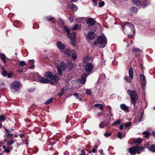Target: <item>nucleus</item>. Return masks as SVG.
Here are the masks:
<instances>
[{
  "mask_svg": "<svg viewBox=\"0 0 155 155\" xmlns=\"http://www.w3.org/2000/svg\"><path fill=\"white\" fill-rule=\"evenodd\" d=\"M67 66L68 67L69 70H71L72 68H74V64L72 62H68Z\"/></svg>",
  "mask_w": 155,
  "mask_h": 155,
  "instance_id": "6ab92c4d",
  "label": "nucleus"
},
{
  "mask_svg": "<svg viewBox=\"0 0 155 155\" xmlns=\"http://www.w3.org/2000/svg\"><path fill=\"white\" fill-rule=\"evenodd\" d=\"M132 2L136 6L138 5L140 3L139 0H132Z\"/></svg>",
  "mask_w": 155,
  "mask_h": 155,
  "instance_id": "473e14b6",
  "label": "nucleus"
},
{
  "mask_svg": "<svg viewBox=\"0 0 155 155\" xmlns=\"http://www.w3.org/2000/svg\"><path fill=\"white\" fill-rule=\"evenodd\" d=\"M61 67L63 71H65L66 68L67 66L65 63L63 61H61L60 63Z\"/></svg>",
  "mask_w": 155,
  "mask_h": 155,
  "instance_id": "b1692460",
  "label": "nucleus"
},
{
  "mask_svg": "<svg viewBox=\"0 0 155 155\" xmlns=\"http://www.w3.org/2000/svg\"><path fill=\"white\" fill-rule=\"evenodd\" d=\"M140 76L141 80V84L142 85H144V86L146 83L145 77L144 75L141 74H140Z\"/></svg>",
  "mask_w": 155,
  "mask_h": 155,
  "instance_id": "2eb2a0df",
  "label": "nucleus"
},
{
  "mask_svg": "<svg viewBox=\"0 0 155 155\" xmlns=\"http://www.w3.org/2000/svg\"><path fill=\"white\" fill-rule=\"evenodd\" d=\"M92 2H94L93 5L96 6L97 5V0H92Z\"/></svg>",
  "mask_w": 155,
  "mask_h": 155,
  "instance_id": "5fc2aeb1",
  "label": "nucleus"
},
{
  "mask_svg": "<svg viewBox=\"0 0 155 155\" xmlns=\"http://www.w3.org/2000/svg\"><path fill=\"white\" fill-rule=\"evenodd\" d=\"M132 51L135 52H141L142 51L139 48L133 47L132 49Z\"/></svg>",
  "mask_w": 155,
  "mask_h": 155,
  "instance_id": "2f4dec72",
  "label": "nucleus"
},
{
  "mask_svg": "<svg viewBox=\"0 0 155 155\" xmlns=\"http://www.w3.org/2000/svg\"><path fill=\"white\" fill-rule=\"evenodd\" d=\"M143 117V114L142 113H141L140 114V116L139 118V121H140L141 120V119H142Z\"/></svg>",
  "mask_w": 155,
  "mask_h": 155,
  "instance_id": "69168bd1",
  "label": "nucleus"
},
{
  "mask_svg": "<svg viewBox=\"0 0 155 155\" xmlns=\"http://www.w3.org/2000/svg\"><path fill=\"white\" fill-rule=\"evenodd\" d=\"M0 57L2 60L3 61V62L5 63L6 61V57L5 54H1Z\"/></svg>",
  "mask_w": 155,
  "mask_h": 155,
  "instance_id": "cd10ccee",
  "label": "nucleus"
},
{
  "mask_svg": "<svg viewBox=\"0 0 155 155\" xmlns=\"http://www.w3.org/2000/svg\"><path fill=\"white\" fill-rule=\"evenodd\" d=\"M120 25L124 33L127 34L128 37L132 38L135 33V28L132 23L129 22H121Z\"/></svg>",
  "mask_w": 155,
  "mask_h": 155,
  "instance_id": "f257e3e1",
  "label": "nucleus"
},
{
  "mask_svg": "<svg viewBox=\"0 0 155 155\" xmlns=\"http://www.w3.org/2000/svg\"><path fill=\"white\" fill-rule=\"evenodd\" d=\"M77 56L76 55L73 54L72 55L71 58L74 61L76 59Z\"/></svg>",
  "mask_w": 155,
  "mask_h": 155,
  "instance_id": "864d4df0",
  "label": "nucleus"
},
{
  "mask_svg": "<svg viewBox=\"0 0 155 155\" xmlns=\"http://www.w3.org/2000/svg\"><path fill=\"white\" fill-rule=\"evenodd\" d=\"M106 124V121H102L101 124H99V127L101 128H103Z\"/></svg>",
  "mask_w": 155,
  "mask_h": 155,
  "instance_id": "e433bc0d",
  "label": "nucleus"
},
{
  "mask_svg": "<svg viewBox=\"0 0 155 155\" xmlns=\"http://www.w3.org/2000/svg\"><path fill=\"white\" fill-rule=\"evenodd\" d=\"M143 134L145 135L144 137L146 138H148L150 135L149 132L147 131H144L143 132Z\"/></svg>",
  "mask_w": 155,
  "mask_h": 155,
  "instance_id": "f704fd0d",
  "label": "nucleus"
},
{
  "mask_svg": "<svg viewBox=\"0 0 155 155\" xmlns=\"http://www.w3.org/2000/svg\"><path fill=\"white\" fill-rule=\"evenodd\" d=\"M58 81H51V82H50L49 83H50L52 85H54L55 83H56Z\"/></svg>",
  "mask_w": 155,
  "mask_h": 155,
  "instance_id": "052dcab7",
  "label": "nucleus"
},
{
  "mask_svg": "<svg viewBox=\"0 0 155 155\" xmlns=\"http://www.w3.org/2000/svg\"><path fill=\"white\" fill-rule=\"evenodd\" d=\"M149 4V3L147 2H144L143 5L142 7L143 8H144L146 7Z\"/></svg>",
  "mask_w": 155,
  "mask_h": 155,
  "instance_id": "79ce46f5",
  "label": "nucleus"
},
{
  "mask_svg": "<svg viewBox=\"0 0 155 155\" xmlns=\"http://www.w3.org/2000/svg\"><path fill=\"white\" fill-rule=\"evenodd\" d=\"M124 80L128 82H130L131 81V78L128 76H126L124 77Z\"/></svg>",
  "mask_w": 155,
  "mask_h": 155,
  "instance_id": "4c0bfd02",
  "label": "nucleus"
},
{
  "mask_svg": "<svg viewBox=\"0 0 155 155\" xmlns=\"http://www.w3.org/2000/svg\"><path fill=\"white\" fill-rule=\"evenodd\" d=\"M98 108L101 110H103L104 109V106L102 104H100L99 105Z\"/></svg>",
  "mask_w": 155,
  "mask_h": 155,
  "instance_id": "3c124183",
  "label": "nucleus"
},
{
  "mask_svg": "<svg viewBox=\"0 0 155 155\" xmlns=\"http://www.w3.org/2000/svg\"><path fill=\"white\" fill-rule=\"evenodd\" d=\"M67 90V87H63L61 91V92L58 94L59 97H61L66 92Z\"/></svg>",
  "mask_w": 155,
  "mask_h": 155,
  "instance_id": "f3484780",
  "label": "nucleus"
},
{
  "mask_svg": "<svg viewBox=\"0 0 155 155\" xmlns=\"http://www.w3.org/2000/svg\"><path fill=\"white\" fill-rule=\"evenodd\" d=\"M74 96L76 97V98H78V96H79V95H78V93H74V94H73Z\"/></svg>",
  "mask_w": 155,
  "mask_h": 155,
  "instance_id": "e2e57ef3",
  "label": "nucleus"
},
{
  "mask_svg": "<svg viewBox=\"0 0 155 155\" xmlns=\"http://www.w3.org/2000/svg\"><path fill=\"white\" fill-rule=\"evenodd\" d=\"M143 149L141 146H139L138 145L132 147L130 148H127L128 151L131 154L135 155L136 153L137 154L140 153Z\"/></svg>",
  "mask_w": 155,
  "mask_h": 155,
  "instance_id": "39448f33",
  "label": "nucleus"
},
{
  "mask_svg": "<svg viewBox=\"0 0 155 155\" xmlns=\"http://www.w3.org/2000/svg\"><path fill=\"white\" fill-rule=\"evenodd\" d=\"M142 140L140 138H137L134 140V143L135 144H140L142 142Z\"/></svg>",
  "mask_w": 155,
  "mask_h": 155,
  "instance_id": "aec40b11",
  "label": "nucleus"
},
{
  "mask_svg": "<svg viewBox=\"0 0 155 155\" xmlns=\"http://www.w3.org/2000/svg\"><path fill=\"white\" fill-rule=\"evenodd\" d=\"M65 54H66L68 56H71V53L70 52L68 51H65Z\"/></svg>",
  "mask_w": 155,
  "mask_h": 155,
  "instance_id": "6e6d98bb",
  "label": "nucleus"
},
{
  "mask_svg": "<svg viewBox=\"0 0 155 155\" xmlns=\"http://www.w3.org/2000/svg\"><path fill=\"white\" fill-rule=\"evenodd\" d=\"M127 94L130 95L131 101L134 106L136 104V101L138 99V97L137 92L135 91L129 90L127 91Z\"/></svg>",
  "mask_w": 155,
  "mask_h": 155,
  "instance_id": "20e7f679",
  "label": "nucleus"
},
{
  "mask_svg": "<svg viewBox=\"0 0 155 155\" xmlns=\"http://www.w3.org/2000/svg\"><path fill=\"white\" fill-rule=\"evenodd\" d=\"M26 65V62L24 61H20L19 64H18V65L16 66L18 67H19V66H24Z\"/></svg>",
  "mask_w": 155,
  "mask_h": 155,
  "instance_id": "4be33fe9",
  "label": "nucleus"
},
{
  "mask_svg": "<svg viewBox=\"0 0 155 155\" xmlns=\"http://www.w3.org/2000/svg\"><path fill=\"white\" fill-rule=\"evenodd\" d=\"M111 135V134L110 133H105L104 134V136L106 137H108Z\"/></svg>",
  "mask_w": 155,
  "mask_h": 155,
  "instance_id": "4d7b16f0",
  "label": "nucleus"
},
{
  "mask_svg": "<svg viewBox=\"0 0 155 155\" xmlns=\"http://www.w3.org/2000/svg\"><path fill=\"white\" fill-rule=\"evenodd\" d=\"M74 4L70 2L68 4V7L69 8L72 9L73 6H74Z\"/></svg>",
  "mask_w": 155,
  "mask_h": 155,
  "instance_id": "ea45409f",
  "label": "nucleus"
},
{
  "mask_svg": "<svg viewBox=\"0 0 155 155\" xmlns=\"http://www.w3.org/2000/svg\"><path fill=\"white\" fill-rule=\"evenodd\" d=\"M121 121V120L120 119H118L113 124H111V125L112 127L114 126H117V125L119 124L120 123Z\"/></svg>",
  "mask_w": 155,
  "mask_h": 155,
  "instance_id": "393cba45",
  "label": "nucleus"
},
{
  "mask_svg": "<svg viewBox=\"0 0 155 155\" xmlns=\"http://www.w3.org/2000/svg\"><path fill=\"white\" fill-rule=\"evenodd\" d=\"M105 4V3L104 1H101L99 3V6L100 7H102L103 6H104Z\"/></svg>",
  "mask_w": 155,
  "mask_h": 155,
  "instance_id": "a19ab883",
  "label": "nucleus"
},
{
  "mask_svg": "<svg viewBox=\"0 0 155 155\" xmlns=\"http://www.w3.org/2000/svg\"><path fill=\"white\" fill-rule=\"evenodd\" d=\"M56 46L57 48L61 51L64 50L66 48L65 45L60 41H58L57 42Z\"/></svg>",
  "mask_w": 155,
  "mask_h": 155,
  "instance_id": "9d476101",
  "label": "nucleus"
},
{
  "mask_svg": "<svg viewBox=\"0 0 155 155\" xmlns=\"http://www.w3.org/2000/svg\"><path fill=\"white\" fill-rule=\"evenodd\" d=\"M58 73L59 75L61 76H62L63 74L62 73V70L61 66L58 65L57 67Z\"/></svg>",
  "mask_w": 155,
  "mask_h": 155,
  "instance_id": "a211bd4d",
  "label": "nucleus"
},
{
  "mask_svg": "<svg viewBox=\"0 0 155 155\" xmlns=\"http://www.w3.org/2000/svg\"><path fill=\"white\" fill-rule=\"evenodd\" d=\"M2 74L4 77L7 76L8 78H10V73H8L7 71L3 67L2 68Z\"/></svg>",
  "mask_w": 155,
  "mask_h": 155,
  "instance_id": "ddd939ff",
  "label": "nucleus"
},
{
  "mask_svg": "<svg viewBox=\"0 0 155 155\" xmlns=\"http://www.w3.org/2000/svg\"><path fill=\"white\" fill-rule=\"evenodd\" d=\"M5 120V117L3 115H0V120L1 121H4Z\"/></svg>",
  "mask_w": 155,
  "mask_h": 155,
  "instance_id": "de8ad7c7",
  "label": "nucleus"
},
{
  "mask_svg": "<svg viewBox=\"0 0 155 155\" xmlns=\"http://www.w3.org/2000/svg\"><path fill=\"white\" fill-rule=\"evenodd\" d=\"M148 149L153 152H154L155 151V145L154 144H152L148 147Z\"/></svg>",
  "mask_w": 155,
  "mask_h": 155,
  "instance_id": "bb28decb",
  "label": "nucleus"
},
{
  "mask_svg": "<svg viewBox=\"0 0 155 155\" xmlns=\"http://www.w3.org/2000/svg\"><path fill=\"white\" fill-rule=\"evenodd\" d=\"M131 124L130 122H128L124 124V125L125 127H128L130 126Z\"/></svg>",
  "mask_w": 155,
  "mask_h": 155,
  "instance_id": "09e8293b",
  "label": "nucleus"
},
{
  "mask_svg": "<svg viewBox=\"0 0 155 155\" xmlns=\"http://www.w3.org/2000/svg\"><path fill=\"white\" fill-rule=\"evenodd\" d=\"M54 18L53 17H52L51 16H49L46 17L45 18V19L46 20L50 21L51 20H52Z\"/></svg>",
  "mask_w": 155,
  "mask_h": 155,
  "instance_id": "c9c22d12",
  "label": "nucleus"
},
{
  "mask_svg": "<svg viewBox=\"0 0 155 155\" xmlns=\"http://www.w3.org/2000/svg\"><path fill=\"white\" fill-rule=\"evenodd\" d=\"M86 81V78L82 76L80 81V83L81 84H84Z\"/></svg>",
  "mask_w": 155,
  "mask_h": 155,
  "instance_id": "72a5a7b5",
  "label": "nucleus"
},
{
  "mask_svg": "<svg viewBox=\"0 0 155 155\" xmlns=\"http://www.w3.org/2000/svg\"><path fill=\"white\" fill-rule=\"evenodd\" d=\"M5 137L6 138L4 140L3 144L4 145L3 146V148L4 150V151L7 153L9 152V147L10 142H9L10 139V132L9 130L6 129H5Z\"/></svg>",
  "mask_w": 155,
  "mask_h": 155,
  "instance_id": "7ed1b4c3",
  "label": "nucleus"
},
{
  "mask_svg": "<svg viewBox=\"0 0 155 155\" xmlns=\"http://www.w3.org/2000/svg\"><path fill=\"white\" fill-rule=\"evenodd\" d=\"M63 27V31H65L67 33V35H68L70 34V29L68 28L67 26L65 25L62 26Z\"/></svg>",
  "mask_w": 155,
  "mask_h": 155,
  "instance_id": "dca6fc26",
  "label": "nucleus"
},
{
  "mask_svg": "<svg viewBox=\"0 0 155 155\" xmlns=\"http://www.w3.org/2000/svg\"><path fill=\"white\" fill-rule=\"evenodd\" d=\"M91 152L93 153H96L97 152V150L95 148H94L92 149L91 151Z\"/></svg>",
  "mask_w": 155,
  "mask_h": 155,
  "instance_id": "0e129e2a",
  "label": "nucleus"
},
{
  "mask_svg": "<svg viewBox=\"0 0 155 155\" xmlns=\"http://www.w3.org/2000/svg\"><path fill=\"white\" fill-rule=\"evenodd\" d=\"M130 10L133 12L135 13L137 11V8L135 7H132L130 8Z\"/></svg>",
  "mask_w": 155,
  "mask_h": 155,
  "instance_id": "7c9ffc66",
  "label": "nucleus"
},
{
  "mask_svg": "<svg viewBox=\"0 0 155 155\" xmlns=\"http://www.w3.org/2000/svg\"><path fill=\"white\" fill-rule=\"evenodd\" d=\"M103 115V114L102 112H99L97 114V115L99 117H100L101 116H102Z\"/></svg>",
  "mask_w": 155,
  "mask_h": 155,
  "instance_id": "bf43d9fd",
  "label": "nucleus"
},
{
  "mask_svg": "<svg viewBox=\"0 0 155 155\" xmlns=\"http://www.w3.org/2000/svg\"><path fill=\"white\" fill-rule=\"evenodd\" d=\"M88 151L89 150H83V153L84 155H87V154L88 153Z\"/></svg>",
  "mask_w": 155,
  "mask_h": 155,
  "instance_id": "8fccbe9b",
  "label": "nucleus"
},
{
  "mask_svg": "<svg viewBox=\"0 0 155 155\" xmlns=\"http://www.w3.org/2000/svg\"><path fill=\"white\" fill-rule=\"evenodd\" d=\"M120 108L125 112L127 113L129 112V107L127 106L125 104H123L120 105Z\"/></svg>",
  "mask_w": 155,
  "mask_h": 155,
  "instance_id": "4468645a",
  "label": "nucleus"
},
{
  "mask_svg": "<svg viewBox=\"0 0 155 155\" xmlns=\"http://www.w3.org/2000/svg\"><path fill=\"white\" fill-rule=\"evenodd\" d=\"M91 91L88 89H86L85 91V93L87 94L90 95L91 94Z\"/></svg>",
  "mask_w": 155,
  "mask_h": 155,
  "instance_id": "49530a36",
  "label": "nucleus"
},
{
  "mask_svg": "<svg viewBox=\"0 0 155 155\" xmlns=\"http://www.w3.org/2000/svg\"><path fill=\"white\" fill-rule=\"evenodd\" d=\"M86 22L88 26L90 27L95 25L96 21L93 18H89L88 19Z\"/></svg>",
  "mask_w": 155,
  "mask_h": 155,
  "instance_id": "1a4fd4ad",
  "label": "nucleus"
},
{
  "mask_svg": "<svg viewBox=\"0 0 155 155\" xmlns=\"http://www.w3.org/2000/svg\"><path fill=\"white\" fill-rule=\"evenodd\" d=\"M117 137L118 138H120V139H122V137H121V134L120 132H119L118 133Z\"/></svg>",
  "mask_w": 155,
  "mask_h": 155,
  "instance_id": "603ef678",
  "label": "nucleus"
},
{
  "mask_svg": "<svg viewBox=\"0 0 155 155\" xmlns=\"http://www.w3.org/2000/svg\"><path fill=\"white\" fill-rule=\"evenodd\" d=\"M37 76L40 81L44 84L49 83L50 82H51L49 79L51 81H58L59 80L58 76L56 75H53V73L50 71L46 72L43 77L38 74H37Z\"/></svg>",
  "mask_w": 155,
  "mask_h": 155,
  "instance_id": "f03ea898",
  "label": "nucleus"
},
{
  "mask_svg": "<svg viewBox=\"0 0 155 155\" xmlns=\"http://www.w3.org/2000/svg\"><path fill=\"white\" fill-rule=\"evenodd\" d=\"M71 39L76 38V34L74 32H72L71 34L67 35Z\"/></svg>",
  "mask_w": 155,
  "mask_h": 155,
  "instance_id": "a878e982",
  "label": "nucleus"
},
{
  "mask_svg": "<svg viewBox=\"0 0 155 155\" xmlns=\"http://www.w3.org/2000/svg\"><path fill=\"white\" fill-rule=\"evenodd\" d=\"M39 28V25L35 23L33 24V28H35L36 29H38Z\"/></svg>",
  "mask_w": 155,
  "mask_h": 155,
  "instance_id": "a18cd8bd",
  "label": "nucleus"
},
{
  "mask_svg": "<svg viewBox=\"0 0 155 155\" xmlns=\"http://www.w3.org/2000/svg\"><path fill=\"white\" fill-rule=\"evenodd\" d=\"M29 63L31 64H33L34 62V60H30L29 61Z\"/></svg>",
  "mask_w": 155,
  "mask_h": 155,
  "instance_id": "338daca9",
  "label": "nucleus"
},
{
  "mask_svg": "<svg viewBox=\"0 0 155 155\" xmlns=\"http://www.w3.org/2000/svg\"><path fill=\"white\" fill-rule=\"evenodd\" d=\"M18 136V135L15 134L10 133V145L17 140L15 138H17Z\"/></svg>",
  "mask_w": 155,
  "mask_h": 155,
  "instance_id": "9b49d317",
  "label": "nucleus"
},
{
  "mask_svg": "<svg viewBox=\"0 0 155 155\" xmlns=\"http://www.w3.org/2000/svg\"><path fill=\"white\" fill-rule=\"evenodd\" d=\"M129 74L131 79L133 77V71L132 67H131L129 70Z\"/></svg>",
  "mask_w": 155,
  "mask_h": 155,
  "instance_id": "412c9836",
  "label": "nucleus"
},
{
  "mask_svg": "<svg viewBox=\"0 0 155 155\" xmlns=\"http://www.w3.org/2000/svg\"><path fill=\"white\" fill-rule=\"evenodd\" d=\"M53 97L49 99L48 100L45 101V104L46 105H47L50 104L52 102L53 100Z\"/></svg>",
  "mask_w": 155,
  "mask_h": 155,
  "instance_id": "c85d7f7f",
  "label": "nucleus"
},
{
  "mask_svg": "<svg viewBox=\"0 0 155 155\" xmlns=\"http://www.w3.org/2000/svg\"><path fill=\"white\" fill-rule=\"evenodd\" d=\"M78 24H76L75 25L74 27L73 28V30H78Z\"/></svg>",
  "mask_w": 155,
  "mask_h": 155,
  "instance_id": "c03bdc74",
  "label": "nucleus"
},
{
  "mask_svg": "<svg viewBox=\"0 0 155 155\" xmlns=\"http://www.w3.org/2000/svg\"><path fill=\"white\" fill-rule=\"evenodd\" d=\"M55 143V141H54L53 142H50L48 143V144L49 145H53Z\"/></svg>",
  "mask_w": 155,
  "mask_h": 155,
  "instance_id": "13d9d810",
  "label": "nucleus"
},
{
  "mask_svg": "<svg viewBox=\"0 0 155 155\" xmlns=\"http://www.w3.org/2000/svg\"><path fill=\"white\" fill-rule=\"evenodd\" d=\"M71 44L74 46H75L76 45V38L71 39Z\"/></svg>",
  "mask_w": 155,
  "mask_h": 155,
  "instance_id": "c756f323",
  "label": "nucleus"
},
{
  "mask_svg": "<svg viewBox=\"0 0 155 155\" xmlns=\"http://www.w3.org/2000/svg\"><path fill=\"white\" fill-rule=\"evenodd\" d=\"M11 63L13 65H16V66L18 65V62L15 60H13L12 61Z\"/></svg>",
  "mask_w": 155,
  "mask_h": 155,
  "instance_id": "58836bf2",
  "label": "nucleus"
},
{
  "mask_svg": "<svg viewBox=\"0 0 155 155\" xmlns=\"http://www.w3.org/2000/svg\"><path fill=\"white\" fill-rule=\"evenodd\" d=\"M59 20L61 22L62 24H63V25H64V21L63 20H62L61 18H59Z\"/></svg>",
  "mask_w": 155,
  "mask_h": 155,
  "instance_id": "680f3d73",
  "label": "nucleus"
},
{
  "mask_svg": "<svg viewBox=\"0 0 155 155\" xmlns=\"http://www.w3.org/2000/svg\"><path fill=\"white\" fill-rule=\"evenodd\" d=\"M97 42L100 44L99 46V48H104L105 47L107 43V39L105 37L99 36L97 38Z\"/></svg>",
  "mask_w": 155,
  "mask_h": 155,
  "instance_id": "423d86ee",
  "label": "nucleus"
},
{
  "mask_svg": "<svg viewBox=\"0 0 155 155\" xmlns=\"http://www.w3.org/2000/svg\"><path fill=\"white\" fill-rule=\"evenodd\" d=\"M20 84L21 83L19 81H15L10 84V87L12 89L14 90L15 92H16L20 88Z\"/></svg>",
  "mask_w": 155,
  "mask_h": 155,
  "instance_id": "0eeeda50",
  "label": "nucleus"
},
{
  "mask_svg": "<svg viewBox=\"0 0 155 155\" xmlns=\"http://www.w3.org/2000/svg\"><path fill=\"white\" fill-rule=\"evenodd\" d=\"M69 152L68 151H65L64 152V155H69Z\"/></svg>",
  "mask_w": 155,
  "mask_h": 155,
  "instance_id": "774afa93",
  "label": "nucleus"
},
{
  "mask_svg": "<svg viewBox=\"0 0 155 155\" xmlns=\"http://www.w3.org/2000/svg\"><path fill=\"white\" fill-rule=\"evenodd\" d=\"M95 37V34L93 31H90L87 33V37L90 40H93Z\"/></svg>",
  "mask_w": 155,
  "mask_h": 155,
  "instance_id": "f8f14e48",
  "label": "nucleus"
},
{
  "mask_svg": "<svg viewBox=\"0 0 155 155\" xmlns=\"http://www.w3.org/2000/svg\"><path fill=\"white\" fill-rule=\"evenodd\" d=\"M94 66L91 63H87L85 67V71L87 73L91 72L93 70Z\"/></svg>",
  "mask_w": 155,
  "mask_h": 155,
  "instance_id": "6e6552de",
  "label": "nucleus"
},
{
  "mask_svg": "<svg viewBox=\"0 0 155 155\" xmlns=\"http://www.w3.org/2000/svg\"><path fill=\"white\" fill-rule=\"evenodd\" d=\"M14 26L16 27H20L21 25V22L17 21H14L13 23Z\"/></svg>",
  "mask_w": 155,
  "mask_h": 155,
  "instance_id": "5701e85b",
  "label": "nucleus"
},
{
  "mask_svg": "<svg viewBox=\"0 0 155 155\" xmlns=\"http://www.w3.org/2000/svg\"><path fill=\"white\" fill-rule=\"evenodd\" d=\"M74 6H73L72 8V9L74 12H75L77 9V7L76 5L74 4Z\"/></svg>",
  "mask_w": 155,
  "mask_h": 155,
  "instance_id": "37998d69",
  "label": "nucleus"
}]
</instances>
